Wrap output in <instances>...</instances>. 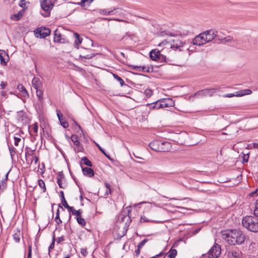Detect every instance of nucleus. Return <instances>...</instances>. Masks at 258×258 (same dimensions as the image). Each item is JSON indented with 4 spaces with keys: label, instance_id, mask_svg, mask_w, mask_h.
<instances>
[{
    "label": "nucleus",
    "instance_id": "obj_39",
    "mask_svg": "<svg viewBox=\"0 0 258 258\" xmlns=\"http://www.w3.org/2000/svg\"><path fill=\"white\" fill-rule=\"evenodd\" d=\"M14 145L15 146L18 147L21 143H22V139L21 138L17 137V136H14Z\"/></svg>",
    "mask_w": 258,
    "mask_h": 258
},
{
    "label": "nucleus",
    "instance_id": "obj_21",
    "mask_svg": "<svg viewBox=\"0 0 258 258\" xmlns=\"http://www.w3.org/2000/svg\"><path fill=\"white\" fill-rule=\"evenodd\" d=\"M17 89L21 93L23 97L25 98H28L29 97L28 91L22 84H19L17 86Z\"/></svg>",
    "mask_w": 258,
    "mask_h": 258
},
{
    "label": "nucleus",
    "instance_id": "obj_44",
    "mask_svg": "<svg viewBox=\"0 0 258 258\" xmlns=\"http://www.w3.org/2000/svg\"><path fill=\"white\" fill-rule=\"evenodd\" d=\"M144 94L148 97H151L153 94V91L150 89H147L144 91Z\"/></svg>",
    "mask_w": 258,
    "mask_h": 258
},
{
    "label": "nucleus",
    "instance_id": "obj_31",
    "mask_svg": "<svg viewBox=\"0 0 258 258\" xmlns=\"http://www.w3.org/2000/svg\"><path fill=\"white\" fill-rule=\"evenodd\" d=\"M74 36L75 39V43L79 45L82 43V39L80 37V35L77 33H75Z\"/></svg>",
    "mask_w": 258,
    "mask_h": 258
},
{
    "label": "nucleus",
    "instance_id": "obj_42",
    "mask_svg": "<svg viewBox=\"0 0 258 258\" xmlns=\"http://www.w3.org/2000/svg\"><path fill=\"white\" fill-rule=\"evenodd\" d=\"M96 146L98 148L99 150L109 159H111L110 156L107 155L105 151L101 147V146L97 143L95 142Z\"/></svg>",
    "mask_w": 258,
    "mask_h": 258
},
{
    "label": "nucleus",
    "instance_id": "obj_36",
    "mask_svg": "<svg viewBox=\"0 0 258 258\" xmlns=\"http://www.w3.org/2000/svg\"><path fill=\"white\" fill-rule=\"evenodd\" d=\"M74 145L75 146V150L77 152H82L83 150L82 147L81 146L80 142L78 141L77 143H74Z\"/></svg>",
    "mask_w": 258,
    "mask_h": 258
},
{
    "label": "nucleus",
    "instance_id": "obj_13",
    "mask_svg": "<svg viewBox=\"0 0 258 258\" xmlns=\"http://www.w3.org/2000/svg\"><path fill=\"white\" fill-rule=\"evenodd\" d=\"M94 56V53H92L91 50L85 49L79 55V57L82 59H89Z\"/></svg>",
    "mask_w": 258,
    "mask_h": 258
},
{
    "label": "nucleus",
    "instance_id": "obj_48",
    "mask_svg": "<svg viewBox=\"0 0 258 258\" xmlns=\"http://www.w3.org/2000/svg\"><path fill=\"white\" fill-rule=\"evenodd\" d=\"M71 139L73 143H77V142L79 141V137L76 135H73Z\"/></svg>",
    "mask_w": 258,
    "mask_h": 258
},
{
    "label": "nucleus",
    "instance_id": "obj_60",
    "mask_svg": "<svg viewBox=\"0 0 258 258\" xmlns=\"http://www.w3.org/2000/svg\"><path fill=\"white\" fill-rule=\"evenodd\" d=\"M140 249L141 248H139V247L138 246L137 249L135 250V254L136 256H138L140 253Z\"/></svg>",
    "mask_w": 258,
    "mask_h": 258
},
{
    "label": "nucleus",
    "instance_id": "obj_64",
    "mask_svg": "<svg viewBox=\"0 0 258 258\" xmlns=\"http://www.w3.org/2000/svg\"><path fill=\"white\" fill-rule=\"evenodd\" d=\"M67 215L68 216H67V217H68L67 220L69 221L71 218V215L70 213L67 214Z\"/></svg>",
    "mask_w": 258,
    "mask_h": 258
},
{
    "label": "nucleus",
    "instance_id": "obj_1",
    "mask_svg": "<svg viewBox=\"0 0 258 258\" xmlns=\"http://www.w3.org/2000/svg\"><path fill=\"white\" fill-rule=\"evenodd\" d=\"M183 45L184 43L178 37H174L168 40H165L158 45L159 47H162L161 51L166 49L167 52L170 51L171 49L181 51Z\"/></svg>",
    "mask_w": 258,
    "mask_h": 258
},
{
    "label": "nucleus",
    "instance_id": "obj_53",
    "mask_svg": "<svg viewBox=\"0 0 258 258\" xmlns=\"http://www.w3.org/2000/svg\"><path fill=\"white\" fill-rule=\"evenodd\" d=\"M156 104L157 105V109H162V104L160 99L158 100V101H156Z\"/></svg>",
    "mask_w": 258,
    "mask_h": 258
},
{
    "label": "nucleus",
    "instance_id": "obj_50",
    "mask_svg": "<svg viewBox=\"0 0 258 258\" xmlns=\"http://www.w3.org/2000/svg\"><path fill=\"white\" fill-rule=\"evenodd\" d=\"M148 240H149L148 239H144L140 242L138 246L139 247V248H142L145 245V244L148 241Z\"/></svg>",
    "mask_w": 258,
    "mask_h": 258
},
{
    "label": "nucleus",
    "instance_id": "obj_4",
    "mask_svg": "<svg viewBox=\"0 0 258 258\" xmlns=\"http://www.w3.org/2000/svg\"><path fill=\"white\" fill-rule=\"evenodd\" d=\"M150 148L157 152H167L171 147L169 142H161L158 140H154L149 144Z\"/></svg>",
    "mask_w": 258,
    "mask_h": 258
},
{
    "label": "nucleus",
    "instance_id": "obj_35",
    "mask_svg": "<svg viewBox=\"0 0 258 258\" xmlns=\"http://www.w3.org/2000/svg\"><path fill=\"white\" fill-rule=\"evenodd\" d=\"M83 163L87 166L91 167L92 166V162L86 157H84L81 159Z\"/></svg>",
    "mask_w": 258,
    "mask_h": 258
},
{
    "label": "nucleus",
    "instance_id": "obj_38",
    "mask_svg": "<svg viewBox=\"0 0 258 258\" xmlns=\"http://www.w3.org/2000/svg\"><path fill=\"white\" fill-rule=\"evenodd\" d=\"M61 203L63 206H64L66 208H67L68 210H72V207L70 206L65 199L64 197H63L62 199L61 200Z\"/></svg>",
    "mask_w": 258,
    "mask_h": 258
},
{
    "label": "nucleus",
    "instance_id": "obj_55",
    "mask_svg": "<svg viewBox=\"0 0 258 258\" xmlns=\"http://www.w3.org/2000/svg\"><path fill=\"white\" fill-rule=\"evenodd\" d=\"M140 221H141V222H148L151 221V220L148 219L146 217L143 216V217H141Z\"/></svg>",
    "mask_w": 258,
    "mask_h": 258
},
{
    "label": "nucleus",
    "instance_id": "obj_29",
    "mask_svg": "<svg viewBox=\"0 0 258 258\" xmlns=\"http://www.w3.org/2000/svg\"><path fill=\"white\" fill-rule=\"evenodd\" d=\"M23 12H19L17 14H16L14 15H13L11 17V19L15 21H18L21 19L23 15Z\"/></svg>",
    "mask_w": 258,
    "mask_h": 258
},
{
    "label": "nucleus",
    "instance_id": "obj_32",
    "mask_svg": "<svg viewBox=\"0 0 258 258\" xmlns=\"http://www.w3.org/2000/svg\"><path fill=\"white\" fill-rule=\"evenodd\" d=\"M38 185L40 188H41L43 192H45L46 191L45 184L42 179H39L38 180Z\"/></svg>",
    "mask_w": 258,
    "mask_h": 258
},
{
    "label": "nucleus",
    "instance_id": "obj_12",
    "mask_svg": "<svg viewBox=\"0 0 258 258\" xmlns=\"http://www.w3.org/2000/svg\"><path fill=\"white\" fill-rule=\"evenodd\" d=\"M216 92L215 89L207 88L198 91L195 93L196 96H212Z\"/></svg>",
    "mask_w": 258,
    "mask_h": 258
},
{
    "label": "nucleus",
    "instance_id": "obj_45",
    "mask_svg": "<svg viewBox=\"0 0 258 258\" xmlns=\"http://www.w3.org/2000/svg\"><path fill=\"white\" fill-rule=\"evenodd\" d=\"M147 105L149 107V108L151 110L157 109L156 102L150 104L148 103L147 104Z\"/></svg>",
    "mask_w": 258,
    "mask_h": 258
},
{
    "label": "nucleus",
    "instance_id": "obj_3",
    "mask_svg": "<svg viewBox=\"0 0 258 258\" xmlns=\"http://www.w3.org/2000/svg\"><path fill=\"white\" fill-rule=\"evenodd\" d=\"M227 241L231 245L242 244L245 239V236L242 232L239 230H233L228 234Z\"/></svg>",
    "mask_w": 258,
    "mask_h": 258
},
{
    "label": "nucleus",
    "instance_id": "obj_58",
    "mask_svg": "<svg viewBox=\"0 0 258 258\" xmlns=\"http://www.w3.org/2000/svg\"><path fill=\"white\" fill-rule=\"evenodd\" d=\"M81 253L83 255L85 256L87 254L88 252H87L86 249L82 248L81 250Z\"/></svg>",
    "mask_w": 258,
    "mask_h": 258
},
{
    "label": "nucleus",
    "instance_id": "obj_30",
    "mask_svg": "<svg viewBox=\"0 0 258 258\" xmlns=\"http://www.w3.org/2000/svg\"><path fill=\"white\" fill-rule=\"evenodd\" d=\"M177 250L175 249H171L168 252V258H175L177 255Z\"/></svg>",
    "mask_w": 258,
    "mask_h": 258
},
{
    "label": "nucleus",
    "instance_id": "obj_5",
    "mask_svg": "<svg viewBox=\"0 0 258 258\" xmlns=\"http://www.w3.org/2000/svg\"><path fill=\"white\" fill-rule=\"evenodd\" d=\"M162 48V47H160ZM166 53L167 52L166 49L161 51V49L158 50L157 49H153L150 52V56L153 60H155L159 62H165L166 56L161 54V52Z\"/></svg>",
    "mask_w": 258,
    "mask_h": 258
},
{
    "label": "nucleus",
    "instance_id": "obj_10",
    "mask_svg": "<svg viewBox=\"0 0 258 258\" xmlns=\"http://www.w3.org/2000/svg\"><path fill=\"white\" fill-rule=\"evenodd\" d=\"M57 183L61 188H66L67 186V182L64 176L61 172H59L57 176Z\"/></svg>",
    "mask_w": 258,
    "mask_h": 258
},
{
    "label": "nucleus",
    "instance_id": "obj_57",
    "mask_svg": "<svg viewBox=\"0 0 258 258\" xmlns=\"http://www.w3.org/2000/svg\"><path fill=\"white\" fill-rule=\"evenodd\" d=\"M19 6L21 7H26V1L25 0H21L19 3Z\"/></svg>",
    "mask_w": 258,
    "mask_h": 258
},
{
    "label": "nucleus",
    "instance_id": "obj_20",
    "mask_svg": "<svg viewBox=\"0 0 258 258\" xmlns=\"http://www.w3.org/2000/svg\"><path fill=\"white\" fill-rule=\"evenodd\" d=\"M54 35V42L59 43H63L64 42V39L62 38V35L58 30H55Z\"/></svg>",
    "mask_w": 258,
    "mask_h": 258
},
{
    "label": "nucleus",
    "instance_id": "obj_15",
    "mask_svg": "<svg viewBox=\"0 0 258 258\" xmlns=\"http://www.w3.org/2000/svg\"><path fill=\"white\" fill-rule=\"evenodd\" d=\"M34 151H31L30 152L26 153V160L30 162L31 164L33 161H34L35 164H36L38 161V158L36 156H33Z\"/></svg>",
    "mask_w": 258,
    "mask_h": 258
},
{
    "label": "nucleus",
    "instance_id": "obj_61",
    "mask_svg": "<svg viewBox=\"0 0 258 258\" xmlns=\"http://www.w3.org/2000/svg\"><path fill=\"white\" fill-rule=\"evenodd\" d=\"M7 83L6 82H2L1 83V86L2 89H4L7 86Z\"/></svg>",
    "mask_w": 258,
    "mask_h": 258
},
{
    "label": "nucleus",
    "instance_id": "obj_2",
    "mask_svg": "<svg viewBox=\"0 0 258 258\" xmlns=\"http://www.w3.org/2000/svg\"><path fill=\"white\" fill-rule=\"evenodd\" d=\"M242 226L252 232H258V218L255 216H246L242 220Z\"/></svg>",
    "mask_w": 258,
    "mask_h": 258
},
{
    "label": "nucleus",
    "instance_id": "obj_16",
    "mask_svg": "<svg viewBox=\"0 0 258 258\" xmlns=\"http://www.w3.org/2000/svg\"><path fill=\"white\" fill-rule=\"evenodd\" d=\"M16 117L18 121L22 123H24L27 121V117L23 111L18 112Z\"/></svg>",
    "mask_w": 258,
    "mask_h": 258
},
{
    "label": "nucleus",
    "instance_id": "obj_47",
    "mask_svg": "<svg viewBox=\"0 0 258 258\" xmlns=\"http://www.w3.org/2000/svg\"><path fill=\"white\" fill-rule=\"evenodd\" d=\"M254 215L256 216H258V200L255 202V209L254 210Z\"/></svg>",
    "mask_w": 258,
    "mask_h": 258
},
{
    "label": "nucleus",
    "instance_id": "obj_33",
    "mask_svg": "<svg viewBox=\"0 0 258 258\" xmlns=\"http://www.w3.org/2000/svg\"><path fill=\"white\" fill-rule=\"evenodd\" d=\"M69 211L71 212L73 215H75L76 218L81 216V212L80 210H76L73 207L72 210H69Z\"/></svg>",
    "mask_w": 258,
    "mask_h": 258
},
{
    "label": "nucleus",
    "instance_id": "obj_19",
    "mask_svg": "<svg viewBox=\"0 0 258 258\" xmlns=\"http://www.w3.org/2000/svg\"><path fill=\"white\" fill-rule=\"evenodd\" d=\"M22 233L21 230L18 228H16L13 231V234L12 235L13 238L16 243L20 242Z\"/></svg>",
    "mask_w": 258,
    "mask_h": 258
},
{
    "label": "nucleus",
    "instance_id": "obj_9",
    "mask_svg": "<svg viewBox=\"0 0 258 258\" xmlns=\"http://www.w3.org/2000/svg\"><path fill=\"white\" fill-rule=\"evenodd\" d=\"M193 44L197 45H202L208 42L207 39H206L205 34L204 32L202 33L197 36L192 41Z\"/></svg>",
    "mask_w": 258,
    "mask_h": 258
},
{
    "label": "nucleus",
    "instance_id": "obj_40",
    "mask_svg": "<svg viewBox=\"0 0 258 258\" xmlns=\"http://www.w3.org/2000/svg\"><path fill=\"white\" fill-rule=\"evenodd\" d=\"M113 76L117 81H118L121 86H123L124 85H125L124 82L123 80L117 75L116 74H113Z\"/></svg>",
    "mask_w": 258,
    "mask_h": 258
},
{
    "label": "nucleus",
    "instance_id": "obj_49",
    "mask_svg": "<svg viewBox=\"0 0 258 258\" xmlns=\"http://www.w3.org/2000/svg\"><path fill=\"white\" fill-rule=\"evenodd\" d=\"M55 240V235H54V234H53V237H52V242H51V244L50 245V246L49 247V250L54 248Z\"/></svg>",
    "mask_w": 258,
    "mask_h": 258
},
{
    "label": "nucleus",
    "instance_id": "obj_37",
    "mask_svg": "<svg viewBox=\"0 0 258 258\" xmlns=\"http://www.w3.org/2000/svg\"><path fill=\"white\" fill-rule=\"evenodd\" d=\"M55 221L57 225H59L62 223V221L60 219L59 210V209H57V210L56 211V216L55 218Z\"/></svg>",
    "mask_w": 258,
    "mask_h": 258
},
{
    "label": "nucleus",
    "instance_id": "obj_34",
    "mask_svg": "<svg viewBox=\"0 0 258 258\" xmlns=\"http://www.w3.org/2000/svg\"><path fill=\"white\" fill-rule=\"evenodd\" d=\"M136 70L139 71H142L143 72H149L150 69L146 66H136L135 67Z\"/></svg>",
    "mask_w": 258,
    "mask_h": 258
},
{
    "label": "nucleus",
    "instance_id": "obj_51",
    "mask_svg": "<svg viewBox=\"0 0 258 258\" xmlns=\"http://www.w3.org/2000/svg\"><path fill=\"white\" fill-rule=\"evenodd\" d=\"M27 258H32V245H28V254Z\"/></svg>",
    "mask_w": 258,
    "mask_h": 258
},
{
    "label": "nucleus",
    "instance_id": "obj_52",
    "mask_svg": "<svg viewBox=\"0 0 258 258\" xmlns=\"http://www.w3.org/2000/svg\"><path fill=\"white\" fill-rule=\"evenodd\" d=\"M105 186H106V188L108 190H106V193L107 194H111V185L109 183H105Z\"/></svg>",
    "mask_w": 258,
    "mask_h": 258
},
{
    "label": "nucleus",
    "instance_id": "obj_26",
    "mask_svg": "<svg viewBox=\"0 0 258 258\" xmlns=\"http://www.w3.org/2000/svg\"><path fill=\"white\" fill-rule=\"evenodd\" d=\"M252 93V91L250 89H245L236 92L235 96L241 97L246 95H250Z\"/></svg>",
    "mask_w": 258,
    "mask_h": 258
},
{
    "label": "nucleus",
    "instance_id": "obj_27",
    "mask_svg": "<svg viewBox=\"0 0 258 258\" xmlns=\"http://www.w3.org/2000/svg\"><path fill=\"white\" fill-rule=\"evenodd\" d=\"M84 175H87L89 177H92L94 175V173L92 169L88 167H85L82 169Z\"/></svg>",
    "mask_w": 258,
    "mask_h": 258
},
{
    "label": "nucleus",
    "instance_id": "obj_28",
    "mask_svg": "<svg viewBox=\"0 0 258 258\" xmlns=\"http://www.w3.org/2000/svg\"><path fill=\"white\" fill-rule=\"evenodd\" d=\"M6 55H7V54H6V52H5V51L3 50H0L1 62V63L4 66L6 65V63H7V61L5 60V59L4 57V56Z\"/></svg>",
    "mask_w": 258,
    "mask_h": 258
},
{
    "label": "nucleus",
    "instance_id": "obj_8",
    "mask_svg": "<svg viewBox=\"0 0 258 258\" xmlns=\"http://www.w3.org/2000/svg\"><path fill=\"white\" fill-rule=\"evenodd\" d=\"M50 30L46 27H41L37 28L35 31V35L36 36L38 37L39 35L40 38H45L50 34Z\"/></svg>",
    "mask_w": 258,
    "mask_h": 258
},
{
    "label": "nucleus",
    "instance_id": "obj_46",
    "mask_svg": "<svg viewBox=\"0 0 258 258\" xmlns=\"http://www.w3.org/2000/svg\"><path fill=\"white\" fill-rule=\"evenodd\" d=\"M9 151H10V155H11V157H14L16 153V149L13 147H9Z\"/></svg>",
    "mask_w": 258,
    "mask_h": 258
},
{
    "label": "nucleus",
    "instance_id": "obj_24",
    "mask_svg": "<svg viewBox=\"0 0 258 258\" xmlns=\"http://www.w3.org/2000/svg\"><path fill=\"white\" fill-rule=\"evenodd\" d=\"M29 130L30 132L31 133V135L33 136L36 135L38 130V125L37 123L35 122V123L32 124L29 127Z\"/></svg>",
    "mask_w": 258,
    "mask_h": 258
},
{
    "label": "nucleus",
    "instance_id": "obj_54",
    "mask_svg": "<svg viewBox=\"0 0 258 258\" xmlns=\"http://www.w3.org/2000/svg\"><path fill=\"white\" fill-rule=\"evenodd\" d=\"M104 20H108V21H110V20H114V21H118V22H123L127 23V22L126 21H125V20H122V19H118V18H114V19H104Z\"/></svg>",
    "mask_w": 258,
    "mask_h": 258
},
{
    "label": "nucleus",
    "instance_id": "obj_17",
    "mask_svg": "<svg viewBox=\"0 0 258 258\" xmlns=\"http://www.w3.org/2000/svg\"><path fill=\"white\" fill-rule=\"evenodd\" d=\"M56 113L57 117L61 125L64 128H67L69 126V123L63 118L62 114L61 113L60 111L58 110H56Z\"/></svg>",
    "mask_w": 258,
    "mask_h": 258
},
{
    "label": "nucleus",
    "instance_id": "obj_18",
    "mask_svg": "<svg viewBox=\"0 0 258 258\" xmlns=\"http://www.w3.org/2000/svg\"><path fill=\"white\" fill-rule=\"evenodd\" d=\"M160 100L161 102L162 108L172 106L174 104L173 100L169 98H163L160 99Z\"/></svg>",
    "mask_w": 258,
    "mask_h": 258
},
{
    "label": "nucleus",
    "instance_id": "obj_6",
    "mask_svg": "<svg viewBox=\"0 0 258 258\" xmlns=\"http://www.w3.org/2000/svg\"><path fill=\"white\" fill-rule=\"evenodd\" d=\"M41 7L42 9L45 12V14L42 15L45 17H48L50 14V11L53 7V4L51 0H42L41 2Z\"/></svg>",
    "mask_w": 258,
    "mask_h": 258
},
{
    "label": "nucleus",
    "instance_id": "obj_62",
    "mask_svg": "<svg viewBox=\"0 0 258 258\" xmlns=\"http://www.w3.org/2000/svg\"><path fill=\"white\" fill-rule=\"evenodd\" d=\"M230 40V37H228L227 38H224V39H223L222 40V42H225L228 41H229Z\"/></svg>",
    "mask_w": 258,
    "mask_h": 258
},
{
    "label": "nucleus",
    "instance_id": "obj_22",
    "mask_svg": "<svg viewBox=\"0 0 258 258\" xmlns=\"http://www.w3.org/2000/svg\"><path fill=\"white\" fill-rule=\"evenodd\" d=\"M33 87L36 89H39L42 86V83L38 78L34 77L32 81Z\"/></svg>",
    "mask_w": 258,
    "mask_h": 258
},
{
    "label": "nucleus",
    "instance_id": "obj_11",
    "mask_svg": "<svg viewBox=\"0 0 258 258\" xmlns=\"http://www.w3.org/2000/svg\"><path fill=\"white\" fill-rule=\"evenodd\" d=\"M227 258H242V252L238 249H231L227 252Z\"/></svg>",
    "mask_w": 258,
    "mask_h": 258
},
{
    "label": "nucleus",
    "instance_id": "obj_56",
    "mask_svg": "<svg viewBox=\"0 0 258 258\" xmlns=\"http://www.w3.org/2000/svg\"><path fill=\"white\" fill-rule=\"evenodd\" d=\"M248 158H249V154H243V161L244 162H247L248 160Z\"/></svg>",
    "mask_w": 258,
    "mask_h": 258
},
{
    "label": "nucleus",
    "instance_id": "obj_14",
    "mask_svg": "<svg viewBox=\"0 0 258 258\" xmlns=\"http://www.w3.org/2000/svg\"><path fill=\"white\" fill-rule=\"evenodd\" d=\"M204 33L205 34L206 39H207L208 42H209L216 38L217 32L213 30H210L204 32Z\"/></svg>",
    "mask_w": 258,
    "mask_h": 258
},
{
    "label": "nucleus",
    "instance_id": "obj_7",
    "mask_svg": "<svg viewBox=\"0 0 258 258\" xmlns=\"http://www.w3.org/2000/svg\"><path fill=\"white\" fill-rule=\"evenodd\" d=\"M221 253V246L217 243H215L208 252L209 258H217Z\"/></svg>",
    "mask_w": 258,
    "mask_h": 258
},
{
    "label": "nucleus",
    "instance_id": "obj_25",
    "mask_svg": "<svg viewBox=\"0 0 258 258\" xmlns=\"http://www.w3.org/2000/svg\"><path fill=\"white\" fill-rule=\"evenodd\" d=\"M8 173H7L4 179H3L0 182V190L3 191L7 187V181L8 180Z\"/></svg>",
    "mask_w": 258,
    "mask_h": 258
},
{
    "label": "nucleus",
    "instance_id": "obj_23",
    "mask_svg": "<svg viewBox=\"0 0 258 258\" xmlns=\"http://www.w3.org/2000/svg\"><path fill=\"white\" fill-rule=\"evenodd\" d=\"M118 9L115 8L112 10H109L107 9H100L99 11V13L100 14L103 15H113L115 14V13H114V11H116V10H118Z\"/></svg>",
    "mask_w": 258,
    "mask_h": 258
},
{
    "label": "nucleus",
    "instance_id": "obj_63",
    "mask_svg": "<svg viewBox=\"0 0 258 258\" xmlns=\"http://www.w3.org/2000/svg\"><path fill=\"white\" fill-rule=\"evenodd\" d=\"M226 97H233V96H235V95L234 94H227L226 96Z\"/></svg>",
    "mask_w": 258,
    "mask_h": 258
},
{
    "label": "nucleus",
    "instance_id": "obj_43",
    "mask_svg": "<svg viewBox=\"0 0 258 258\" xmlns=\"http://www.w3.org/2000/svg\"><path fill=\"white\" fill-rule=\"evenodd\" d=\"M36 95L39 100L43 99V91L39 89L36 90Z\"/></svg>",
    "mask_w": 258,
    "mask_h": 258
},
{
    "label": "nucleus",
    "instance_id": "obj_59",
    "mask_svg": "<svg viewBox=\"0 0 258 258\" xmlns=\"http://www.w3.org/2000/svg\"><path fill=\"white\" fill-rule=\"evenodd\" d=\"M64 238L63 236H61L57 238L56 241L57 243H60L61 242L64 241Z\"/></svg>",
    "mask_w": 258,
    "mask_h": 258
},
{
    "label": "nucleus",
    "instance_id": "obj_41",
    "mask_svg": "<svg viewBox=\"0 0 258 258\" xmlns=\"http://www.w3.org/2000/svg\"><path fill=\"white\" fill-rule=\"evenodd\" d=\"M78 223L82 226H84L86 224V221L85 219L81 217V216L76 218Z\"/></svg>",
    "mask_w": 258,
    "mask_h": 258
}]
</instances>
